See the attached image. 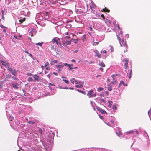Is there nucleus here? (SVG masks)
Returning a JSON list of instances; mask_svg holds the SVG:
<instances>
[{"label":"nucleus","mask_w":151,"mask_h":151,"mask_svg":"<svg viewBox=\"0 0 151 151\" xmlns=\"http://www.w3.org/2000/svg\"><path fill=\"white\" fill-rule=\"evenodd\" d=\"M49 63L47 62L45 63V66H44V67H48V66H49Z\"/></svg>","instance_id":"7c9ffc66"},{"label":"nucleus","mask_w":151,"mask_h":151,"mask_svg":"<svg viewBox=\"0 0 151 151\" xmlns=\"http://www.w3.org/2000/svg\"><path fill=\"white\" fill-rule=\"evenodd\" d=\"M103 89H104L103 88L101 87H99L97 88V91L98 92H100L101 91H103Z\"/></svg>","instance_id":"b1692460"},{"label":"nucleus","mask_w":151,"mask_h":151,"mask_svg":"<svg viewBox=\"0 0 151 151\" xmlns=\"http://www.w3.org/2000/svg\"><path fill=\"white\" fill-rule=\"evenodd\" d=\"M73 65V64H70L67 63V66H68V69L70 70L73 69V68L72 67Z\"/></svg>","instance_id":"a211bd4d"},{"label":"nucleus","mask_w":151,"mask_h":151,"mask_svg":"<svg viewBox=\"0 0 151 151\" xmlns=\"http://www.w3.org/2000/svg\"><path fill=\"white\" fill-rule=\"evenodd\" d=\"M94 52L96 54V56L99 58H100L101 57V55L99 53V51L97 50H95Z\"/></svg>","instance_id":"dca6fc26"},{"label":"nucleus","mask_w":151,"mask_h":151,"mask_svg":"<svg viewBox=\"0 0 151 151\" xmlns=\"http://www.w3.org/2000/svg\"><path fill=\"white\" fill-rule=\"evenodd\" d=\"M68 35V32H67V38H70L71 37L69 36H67Z\"/></svg>","instance_id":"bf43d9fd"},{"label":"nucleus","mask_w":151,"mask_h":151,"mask_svg":"<svg viewBox=\"0 0 151 151\" xmlns=\"http://www.w3.org/2000/svg\"><path fill=\"white\" fill-rule=\"evenodd\" d=\"M1 63L3 66H5L6 68H9V64L6 63L5 61L3 60H1Z\"/></svg>","instance_id":"9b49d317"},{"label":"nucleus","mask_w":151,"mask_h":151,"mask_svg":"<svg viewBox=\"0 0 151 151\" xmlns=\"http://www.w3.org/2000/svg\"><path fill=\"white\" fill-rule=\"evenodd\" d=\"M71 89V90H73L74 89V88H71V87H70V88H67V89Z\"/></svg>","instance_id":"6e6d98bb"},{"label":"nucleus","mask_w":151,"mask_h":151,"mask_svg":"<svg viewBox=\"0 0 151 151\" xmlns=\"http://www.w3.org/2000/svg\"><path fill=\"white\" fill-rule=\"evenodd\" d=\"M129 61V60L128 58H126L124 60V62H125L124 64V67L125 69H127V68H128V63Z\"/></svg>","instance_id":"1a4fd4ad"},{"label":"nucleus","mask_w":151,"mask_h":151,"mask_svg":"<svg viewBox=\"0 0 151 151\" xmlns=\"http://www.w3.org/2000/svg\"><path fill=\"white\" fill-rule=\"evenodd\" d=\"M47 77L48 78H50V75H49V74H48V75H47Z\"/></svg>","instance_id":"774afa93"},{"label":"nucleus","mask_w":151,"mask_h":151,"mask_svg":"<svg viewBox=\"0 0 151 151\" xmlns=\"http://www.w3.org/2000/svg\"><path fill=\"white\" fill-rule=\"evenodd\" d=\"M27 122L29 124H33L35 123V122L32 121H28Z\"/></svg>","instance_id":"473e14b6"},{"label":"nucleus","mask_w":151,"mask_h":151,"mask_svg":"<svg viewBox=\"0 0 151 151\" xmlns=\"http://www.w3.org/2000/svg\"><path fill=\"white\" fill-rule=\"evenodd\" d=\"M71 82L73 84H74V82L75 83V79L74 78L70 80Z\"/></svg>","instance_id":"c85d7f7f"},{"label":"nucleus","mask_w":151,"mask_h":151,"mask_svg":"<svg viewBox=\"0 0 151 151\" xmlns=\"http://www.w3.org/2000/svg\"><path fill=\"white\" fill-rule=\"evenodd\" d=\"M48 85H52V86H54L55 85H54V84H52V83H48Z\"/></svg>","instance_id":"13d9d810"},{"label":"nucleus","mask_w":151,"mask_h":151,"mask_svg":"<svg viewBox=\"0 0 151 151\" xmlns=\"http://www.w3.org/2000/svg\"><path fill=\"white\" fill-rule=\"evenodd\" d=\"M148 114L149 117H150V115L151 114V110L150 111H148Z\"/></svg>","instance_id":"a18cd8bd"},{"label":"nucleus","mask_w":151,"mask_h":151,"mask_svg":"<svg viewBox=\"0 0 151 151\" xmlns=\"http://www.w3.org/2000/svg\"><path fill=\"white\" fill-rule=\"evenodd\" d=\"M112 109L114 111H115L117 109V107L115 105H114L112 107Z\"/></svg>","instance_id":"bb28decb"},{"label":"nucleus","mask_w":151,"mask_h":151,"mask_svg":"<svg viewBox=\"0 0 151 151\" xmlns=\"http://www.w3.org/2000/svg\"><path fill=\"white\" fill-rule=\"evenodd\" d=\"M48 15V12H45V16L46 17H47Z\"/></svg>","instance_id":"c03bdc74"},{"label":"nucleus","mask_w":151,"mask_h":151,"mask_svg":"<svg viewBox=\"0 0 151 151\" xmlns=\"http://www.w3.org/2000/svg\"><path fill=\"white\" fill-rule=\"evenodd\" d=\"M12 86L14 88L17 89L19 88V85L16 83H12Z\"/></svg>","instance_id":"f8f14e48"},{"label":"nucleus","mask_w":151,"mask_h":151,"mask_svg":"<svg viewBox=\"0 0 151 151\" xmlns=\"http://www.w3.org/2000/svg\"><path fill=\"white\" fill-rule=\"evenodd\" d=\"M126 134H132V135H134V136H135V134L137 135L139 134V133L138 131L136 129L130 130L129 131L127 132H126Z\"/></svg>","instance_id":"7ed1b4c3"},{"label":"nucleus","mask_w":151,"mask_h":151,"mask_svg":"<svg viewBox=\"0 0 151 151\" xmlns=\"http://www.w3.org/2000/svg\"><path fill=\"white\" fill-rule=\"evenodd\" d=\"M116 134L119 137H120V135H121V134L120 132L119 131H118V132H116Z\"/></svg>","instance_id":"f704fd0d"},{"label":"nucleus","mask_w":151,"mask_h":151,"mask_svg":"<svg viewBox=\"0 0 151 151\" xmlns=\"http://www.w3.org/2000/svg\"><path fill=\"white\" fill-rule=\"evenodd\" d=\"M78 41V40H74V41H73L74 43H76Z\"/></svg>","instance_id":"603ef678"},{"label":"nucleus","mask_w":151,"mask_h":151,"mask_svg":"<svg viewBox=\"0 0 151 151\" xmlns=\"http://www.w3.org/2000/svg\"><path fill=\"white\" fill-rule=\"evenodd\" d=\"M38 132V133H40V134H42V130L41 129L39 128Z\"/></svg>","instance_id":"c756f323"},{"label":"nucleus","mask_w":151,"mask_h":151,"mask_svg":"<svg viewBox=\"0 0 151 151\" xmlns=\"http://www.w3.org/2000/svg\"><path fill=\"white\" fill-rule=\"evenodd\" d=\"M117 82V81L116 80H114V81H112L111 83L113 84H116Z\"/></svg>","instance_id":"79ce46f5"},{"label":"nucleus","mask_w":151,"mask_h":151,"mask_svg":"<svg viewBox=\"0 0 151 151\" xmlns=\"http://www.w3.org/2000/svg\"><path fill=\"white\" fill-rule=\"evenodd\" d=\"M97 95V93L96 92H95L94 93H93V95H92V97H96V96Z\"/></svg>","instance_id":"72a5a7b5"},{"label":"nucleus","mask_w":151,"mask_h":151,"mask_svg":"<svg viewBox=\"0 0 151 151\" xmlns=\"http://www.w3.org/2000/svg\"><path fill=\"white\" fill-rule=\"evenodd\" d=\"M58 61L56 60H52L50 62V64L51 65H53L55 63H58Z\"/></svg>","instance_id":"f3484780"},{"label":"nucleus","mask_w":151,"mask_h":151,"mask_svg":"<svg viewBox=\"0 0 151 151\" xmlns=\"http://www.w3.org/2000/svg\"><path fill=\"white\" fill-rule=\"evenodd\" d=\"M71 61L73 62H76V60L74 59H72Z\"/></svg>","instance_id":"69168bd1"},{"label":"nucleus","mask_w":151,"mask_h":151,"mask_svg":"<svg viewBox=\"0 0 151 151\" xmlns=\"http://www.w3.org/2000/svg\"><path fill=\"white\" fill-rule=\"evenodd\" d=\"M109 46L111 47V52H113L114 51V48L113 46L111 45H110Z\"/></svg>","instance_id":"2f4dec72"},{"label":"nucleus","mask_w":151,"mask_h":151,"mask_svg":"<svg viewBox=\"0 0 151 151\" xmlns=\"http://www.w3.org/2000/svg\"><path fill=\"white\" fill-rule=\"evenodd\" d=\"M72 41H67V45H70L71 44V42Z\"/></svg>","instance_id":"e433bc0d"},{"label":"nucleus","mask_w":151,"mask_h":151,"mask_svg":"<svg viewBox=\"0 0 151 151\" xmlns=\"http://www.w3.org/2000/svg\"><path fill=\"white\" fill-rule=\"evenodd\" d=\"M101 112L103 114H104L105 113H107V112L105 111L104 110H103V109H102L101 110Z\"/></svg>","instance_id":"c9c22d12"},{"label":"nucleus","mask_w":151,"mask_h":151,"mask_svg":"<svg viewBox=\"0 0 151 151\" xmlns=\"http://www.w3.org/2000/svg\"><path fill=\"white\" fill-rule=\"evenodd\" d=\"M73 12L70 10H68L67 11V19L72 17Z\"/></svg>","instance_id":"423d86ee"},{"label":"nucleus","mask_w":151,"mask_h":151,"mask_svg":"<svg viewBox=\"0 0 151 151\" xmlns=\"http://www.w3.org/2000/svg\"><path fill=\"white\" fill-rule=\"evenodd\" d=\"M103 53H105L106 54L107 53V51L106 50H104L103 51Z\"/></svg>","instance_id":"864d4df0"},{"label":"nucleus","mask_w":151,"mask_h":151,"mask_svg":"<svg viewBox=\"0 0 151 151\" xmlns=\"http://www.w3.org/2000/svg\"><path fill=\"white\" fill-rule=\"evenodd\" d=\"M33 77L34 78V79L35 81H39L40 79L39 77L37 74H35L33 75Z\"/></svg>","instance_id":"4468645a"},{"label":"nucleus","mask_w":151,"mask_h":151,"mask_svg":"<svg viewBox=\"0 0 151 151\" xmlns=\"http://www.w3.org/2000/svg\"><path fill=\"white\" fill-rule=\"evenodd\" d=\"M124 81H121L120 82V84H123V85H124Z\"/></svg>","instance_id":"052dcab7"},{"label":"nucleus","mask_w":151,"mask_h":151,"mask_svg":"<svg viewBox=\"0 0 151 151\" xmlns=\"http://www.w3.org/2000/svg\"><path fill=\"white\" fill-rule=\"evenodd\" d=\"M99 65L101 66L104 67L105 66V64L102 62H99Z\"/></svg>","instance_id":"aec40b11"},{"label":"nucleus","mask_w":151,"mask_h":151,"mask_svg":"<svg viewBox=\"0 0 151 151\" xmlns=\"http://www.w3.org/2000/svg\"><path fill=\"white\" fill-rule=\"evenodd\" d=\"M120 44L122 47L123 46L126 48V50H124V53L126 52L127 51V49L128 47L126 43V42H124V39H122L121 42H120Z\"/></svg>","instance_id":"f03ea898"},{"label":"nucleus","mask_w":151,"mask_h":151,"mask_svg":"<svg viewBox=\"0 0 151 151\" xmlns=\"http://www.w3.org/2000/svg\"><path fill=\"white\" fill-rule=\"evenodd\" d=\"M117 37V39L119 41V42H121V38L118 35H116Z\"/></svg>","instance_id":"ea45409f"},{"label":"nucleus","mask_w":151,"mask_h":151,"mask_svg":"<svg viewBox=\"0 0 151 151\" xmlns=\"http://www.w3.org/2000/svg\"><path fill=\"white\" fill-rule=\"evenodd\" d=\"M103 10L105 12H109L110 10L107 9V8L105 7L104 8H103Z\"/></svg>","instance_id":"5701e85b"},{"label":"nucleus","mask_w":151,"mask_h":151,"mask_svg":"<svg viewBox=\"0 0 151 151\" xmlns=\"http://www.w3.org/2000/svg\"><path fill=\"white\" fill-rule=\"evenodd\" d=\"M75 84H76L83 85V82H82L80 81L76 80L75 81Z\"/></svg>","instance_id":"2eb2a0df"},{"label":"nucleus","mask_w":151,"mask_h":151,"mask_svg":"<svg viewBox=\"0 0 151 151\" xmlns=\"http://www.w3.org/2000/svg\"><path fill=\"white\" fill-rule=\"evenodd\" d=\"M75 86L77 88H80L83 87V85H76Z\"/></svg>","instance_id":"393cba45"},{"label":"nucleus","mask_w":151,"mask_h":151,"mask_svg":"<svg viewBox=\"0 0 151 151\" xmlns=\"http://www.w3.org/2000/svg\"><path fill=\"white\" fill-rule=\"evenodd\" d=\"M10 76L9 75H6V78H10Z\"/></svg>","instance_id":"de8ad7c7"},{"label":"nucleus","mask_w":151,"mask_h":151,"mask_svg":"<svg viewBox=\"0 0 151 151\" xmlns=\"http://www.w3.org/2000/svg\"><path fill=\"white\" fill-rule=\"evenodd\" d=\"M93 90L91 89L88 92L87 94V95L88 96L89 98H92L93 93Z\"/></svg>","instance_id":"9d476101"},{"label":"nucleus","mask_w":151,"mask_h":151,"mask_svg":"<svg viewBox=\"0 0 151 151\" xmlns=\"http://www.w3.org/2000/svg\"><path fill=\"white\" fill-rule=\"evenodd\" d=\"M33 80L32 78V77H30L28 78V81L29 82L32 81Z\"/></svg>","instance_id":"cd10ccee"},{"label":"nucleus","mask_w":151,"mask_h":151,"mask_svg":"<svg viewBox=\"0 0 151 151\" xmlns=\"http://www.w3.org/2000/svg\"><path fill=\"white\" fill-rule=\"evenodd\" d=\"M27 75L29 76H33V75L31 73H28L27 74Z\"/></svg>","instance_id":"680f3d73"},{"label":"nucleus","mask_w":151,"mask_h":151,"mask_svg":"<svg viewBox=\"0 0 151 151\" xmlns=\"http://www.w3.org/2000/svg\"><path fill=\"white\" fill-rule=\"evenodd\" d=\"M118 34H119V35L120 34H121L122 33H120V30L119 29V30L118 31Z\"/></svg>","instance_id":"0e129e2a"},{"label":"nucleus","mask_w":151,"mask_h":151,"mask_svg":"<svg viewBox=\"0 0 151 151\" xmlns=\"http://www.w3.org/2000/svg\"><path fill=\"white\" fill-rule=\"evenodd\" d=\"M29 56H30L31 58H32L33 57V56H32V54H31V53H29Z\"/></svg>","instance_id":"4d7b16f0"},{"label":"nucleus","mask_w":151,"mask_h":151,"mask_svg":"<svg viewBox=\"0 0 151 151\" xmlns=\"http://www.w3.org/2000/svg\"><path fill=\"white\" fill-rule=\"evenodd\" d=\"M72 22V19L71 18H70V20H67V28L71 27Z\"/></svg>","instance_id":"6e6552de"},{"label":"nucleus","mask_w":151,"mask_h":151,"mask_svg":"<svg viewBox=\"0 0 151 151\" xmlns=\"http://www.w3.org/2000/svg\"><path fill=\"white\" fill-rule=\"evenodd\" d=\"M95 99L96 100L97 102L99 104H104L105 103V101L103 99H99L98 98H97Z\"/></svg>","instance_id":"20e7f679"},{"label":"nucleus","mask_w":151,"mask_h":151,"mask_svg":"<svg viewBox=\"0 0 151 151\" xmlns=\"http://www.w3.org/2000/svg\"><path fill=\"white\" fill-rule=\"evenodd\" d=\"M52 42L53 44H56L58 46H60L61 48L63 47L60 43V40L58 38L56 37L53 38L52 40Z\"/></svg>","instance_id":"f257e3e1"},{"label":"nucleus","mask_w":151,"mask_h":151,"mask_svg":"<svg viewBox=\"0 0 151 151\" xmlns=\"http://www.w3.org/2000/svg\"><path fill=\"white\" fill-rule=\"evenodd\" d=\"M126 36L128 38L129 37V35L128 34L126 35Z\"/></svg>","instance_id":"338daca9"},{"label":"nucleus","mask_w":151,"mask_h":151,"mask_svg":"<svg viewBox=\"0 0 151 151\" xmlns=\"http://www.w3.org/2000/svg\"><path fill=\"white\" fill-rule=\"evenodd\" d=\"M108 103H109V104H111V105H112V102L111 101L109 100L108 101Z\"/></svg>","instance_id":"4c0bfd02"},{"label":"nucleus","mask_w":151,"mask_h":151,"mask_svg":"<svg viewBox=\"0 0 151 151\" xmlns=\"http://www.w3.org/2000/svg\"><path fill=\"white\" fill-rule=\"evenodd\" d=\"M99 43V42H94L93 43V45H98Z\"/></svg>","instance_id":"58836bf2"},{"label":"nucleus","mask_w":151,"mask_h":151,"mask_svg":"<svg viewBox=\"0 0 151 151\" xmlns=\"http://www.w3.org/2000/svg\"><path fill=\"white\" fill-rule=\"evenodd\" d=\"M89 64L94 63V62L92 61H91L88 62Z\"/></svg>","instance_id":"3c124183"},{"label":"nucleus","mask_w":151,"mask_h":151,"mask_svg":"<svg viewBox=\"0 0 151 151\" xmlns=\"http://www.w3.org/2000/svg\"><path fill=\"white\" fill-rule=\"evenodd\" d=\"M99 69L101 71H103V68L102 67H100L99 68Z\"/></svg>","instance_id":"8fccbe9b"},{"label":"nucleus","mask_w":151,"mask_h":151,"mask_svg":"<svg viewBox=\"0 0 151 151\" xmlns=\"http://www.w3.org/2000/svg\"><path fill=\"white\" fill-rule=\"evenodd\" d=\"M97 109L98 111H101V110H102V109L101 108L99 107H97Z\"/></svg>","instance_id":"a19ab883"},{"label":"nucleus","mask_w":151,"mask_h":151,"mask_svg":"<svg viewBox=\"0 0 151 151\" xmlns=\"http://www.w3.org/2000/svg\"><path fill=\"white\" fill-rule=\"evenodd\" d=\"M108 87H107V88L108 89V90L109 91H112V86H111L110 85L108 84Z\"/></svg>","instance_id":"6ab92c4d"},{"label":"nucleus","mask_w":151,"mask_h":151,"mask_svg":"<svg viewBox=\"0 0 151 151\" xmlns=\"http://www.w3.org/2000/svg\"><path fill=\"white\" fill-rule=\"evenodd\" d=\"M45 68H46V70H50V68H49V66Z\"/></svg>","instance_id":"09e8293b"},{"label":"nucleus","mask_w":151,"mask_h":151,"mask_svg":"<svg viewBox=\"0 0 151 151\" xmlns=\"http://www.w3.org/2000/svg\"><path fill=\"white\" fill-rule=\"evenodd\" d=\"M12 78L14 80H18V79L17 78H16L13 77V78Z\"/></svg>","instance_id":"e2e57ef3"},{"label":"nucleus","mask_w":151,"mask_h":151,"mask_svg":"<svg viewBox=\"0 0 151 151\" xmlns=\"http://www.w3.org/2000/svg\"><path fill=\"white\" fill-rule=\"evenodd\" d=\"M8 70L9 71L11 74L14 76H16L17 74V71L16 70L14 69L11 68H8Z\"/></svg>","instance_id":"39448f33"},{"label":"nucleus","mask_w":151,"mask_h":151,"mask_svg":"<svg viewBox=\"0 0 151 151\" xmlns=\"http://www.w3.org/2000/svg\"><path fill=\"white\" fill-rule=\"evenodd\" d=\"M111 77L113 78V80H115V75H112L111 76Z\"/></svg>","instance_id":"37998d69"},{"label":"nucleus","mask_w":151,"mask_h":151,"mask_svg":"<svg viewBox=\"0 0 151 151\" xmlns=\"http://www.w3.org/2000/svg\"><path fill=\"white\" fill-rule=\"evenodd\" d=\"M48 47L50 50L54 51H57L58 50V49L56 48L55 46L52 45H50Z\"/></svg>","instance_id":"0eeeda50"},{"label":"nucleus","mask_w":151,"mask_h":151,"mask_svg":"<svg viewBox=\"0 0 151 151\" xmlns=\"http://www.w3.org/2000/svg\"><path fill=\"white\" fill-rule=\"evenodd\" d=\"M117 27H118V28L120 30V33H121L122 32V30H121V29L119 27V25H118Z\"/></svg>","instance_id":"49530a36"},{"label":"nucleus","mask_w":151,"mask_h":151,"mask_svg":"<svg viewBox=\"0 0 151 151\" xmlns=\"http://www.w3.org/2000/svg\"><path fill=\"white\" fill-rule=\"evenodd\" d=\"M77 91L83 94H86V92L83 91L79 89H77Z\"/></svg>","instance_id":"412c9836"},{"label":"nucleus","mask_w":151,"mask_h":151,"mask_svg":"<svg viewBox=\"0 0 151 151\" xmlns=\"http://www.w3.org/2000/svg\"><path fill=\"white\" fill-rule=\"evenodd\" d=\"M60 65H58L56 66V67L58 69H59L60 68Z\"/></svg>","instance_id":"5fc2aeb1"},{"label":"nucleus","mask_w":151,"mask_h":151,"mask_svg":"<svg viewBox=\"0 0 151 151\" xmlns=\"http://www.w3.org/2000/svg\"><path fill=\"white\" fill-rule=\"evenodd\" d=\"M26 20L25 18H23L22 19H20L19 20V24H21L24 21Z\"/></svg>","instance_id":"4be33fe9"},{"label":"nucleus","mask_w":151,"mask_h":151,"mask_svg":"<svg viewBox=\"0 0 151 151\" xmlns=\"http://www.w3.org/2000/svg\"><path fill=\"white\" fill-rule=\"evenodd\" d=\"M126 72L127 73V75L128 76V74H129V78H130L131 77V76L132 74V70L130 69H129L128 70V71H126Z\"/></svg>","instance_id":"ddd939ff"},{"label":"nucleus","mask_w":151,"mask_h":151,"mask_svg":"<svg viewBox=\"0 0 151 151\" xmlns=\"http://www.w3.org/2000/svg\"><path fill=\"white\" fill-rule=\"evenodd\" d=\"M43 43V42H41V43H36V45H39L40 47H41L42 45V44Z\"/></svg>","instance_id":"a878e982"}]
</instances>
